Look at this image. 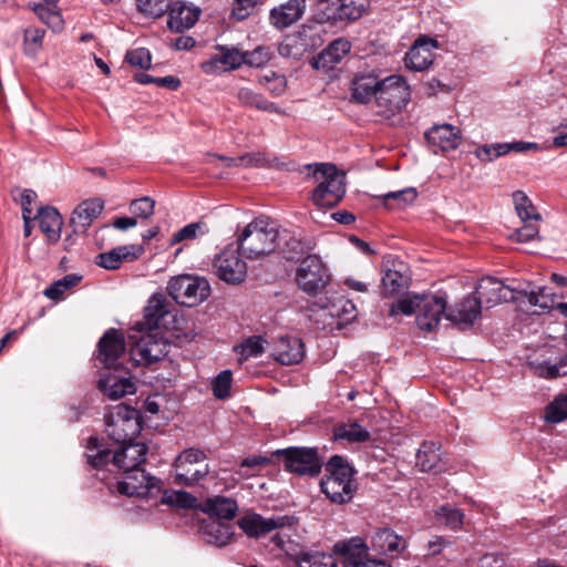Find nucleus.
I'll list each match as a JSON object with an SVG mask.
<instances>
[{
    "label": "nucleus",
    "mask_w": 567,
    "mask_h": 567,
    "mask_svg": "<svg viewBox=\"0 0 567 567\" xmlns=\"http://www.w3.org/2000/svg\"><path fill=\"white\" fill-rule=\"evenodd\" d=\"M275 456L281 458L288 472L298 475H317L321 470V461L315 449L288 447L277 450Z\"/></svg>",
    "instance_id": "10"
},
{
    "label": "nucleus",
    "mask_w": 567,
    "mask_h": 567,
    "mask_svg": "<svg viewBox=\"0 0 567 567\" xmlns=\"http://www.w3.org/2000/svg\"><path fill=\"white\" fill-rule=\"evenodd\" d=\"M87 452L85 454L87 463L93 468H101L109 464L111 457V451L106 449H101L99 445V440L96 437H90L87 441Z\"/></svg>",
    "instance_id": "48"
},
{
    "label": "nucleus",
    "mask_w": 567,
    "mask_h": 567,
    "mask_svg": "<svg viewBox=\"0 0 567 567\" xmlns=\"http://www.w3.org/2000/svg\"><path fill=\"white\" fill-rule=\"evenodd\" d=\"M167 291L177 303L194 307L208 298L210 287L204 278L181 275L168 281Z\"/></svg>",
    "instance_id": "8"
},
{
    "label": "nucleus",
    "mask_w": 567,
    "mask_h": 567,
    "mask_svg": "<svg viewBox=\"0 0 567 567\" xmlns=\"http://www.w3.org/2000/svg\"><path fill=\"white\" fill-rule=\"evenodd\" d=\"M538 150V144L534 142L516 141L512 143H498V156H504L511 152L526 153Z\"/></svg>",
    "instance_id": "60"
},
{
    "label": "nucleus",
    "mask_w": 567,
    "mask_h": 567,
    "mask_svg": "<svg viewBox=\"0 0 567 567\" xmlns=\"http://www.w3.org/2000/svg\"><path fill=\"white\" fill-rule=\"evenodd\" d=\"M493 284V277L483 279L476 287V296H467L461 302L450 308L445 315L446 319L454 323L472 324L481 313L482 302H485L488 307L493 306V289H488V286Z\"/></svg>",
    "instance_id": "6"
},
{
    "label": "nucleus",
    "mask_w": 567,
    "mask_h": 567,
    "mask_svg": "<svg viewBox=\"0 0 567 567\" xmlns=\"http://www.w3.org/2000/svg\"><path fill=\"white\" fill-rule=\"evenodd\" d=\"M265 81L268 83V91L275 95H281L286 91V79L282 75L271 73V78L265 76Z\"/></svg>",
    "instance_id": "64"
},
{
    "label": "nucleus",
    "mask_w": 567,
    "mask_h": 567,
    "mask_svg": "<svg viewBox=\"0 0 567 567\" xmlns=\"http://www.w3.org/2000/svg\"><path fill=\"white\" fill-rule=\"evenodd\" d=\"M327 18L333 20H357L362 17L370 0H327Z\"/></svg>",
    "instance_id": "23"
},
{
    "label": "nucleus",
    "mask_w": 567,
    "mask_h": 567,
    "mask_svg": "<svg viewBox=\"0 0 567 567\" xmlns=\"http://www.w3.org/2000/svg\"><path fill=\"white\" fill-rule=\"evenodd\" d=\"M371 548L378 554L395 558L408 548V542L394 530L382 528L373 535Z\"/></svg>",
    "instance_id": "22"
},
{
    "label": "nucleus",
    "mask_w": 567,
    "mask_h": 567,
    "mask_svg": "<svg viewBox=\"0 0 567 567\" xmlns=\"http://www.w3.org/2000/svg\"><path fill=\"white\" fill-rule=\"evenodd\" d=\"M380 79L374 72L357 75L351 84L352 99L362 104L369 103L372 99L377 102Z\"/></svg>",
    "instance_id": "31"
},
{
    "label": "nucleus",
    "mask_w": 567,
    "mask_h": 567,
    "mask_svg": "<svg viewBox=\"0 0 567 567\" xmlns=\"http://www.w3.org/2000/svg\"><path fill=\"white\" fill-rule=\"evenodd\" d=\"M306 353L303 341L293 336L279 337L272 348V355L281 364L291 365L301 362Z\"/></svg>",
    "instance_id": "20"
},
{
    "label": "nucleus",
    "mask_w": 567,
    "mask_h": 567,
    "mask_svg": "<svg viewBox=\"0 0 567 567\" xmlns=\"http://www.w3.org/2000/svg\"><path fill=\"white\" fill-rule=\"evenodd\" d=\"M425 137L431 145L442 151L455 150L461 142L460 130L451 124L433 126L426 132Z\"/></svg>",
    "instance_id": "34"
},
{
    "label": "nucleus",
    "mask_w": 567,
    "mask_h": 567,
    "mask_svg": "<svg viewBox=\"0 0 567 567\" xmlns=\"http://www.w3.org/2000/svg\"><path fill=\"white\" fill-rule=\"evenodd\" d=\"M128 372L124 371L116 374H107L100 379V390L110 399L117 400L126 394H134L136 391L135 383L130 377Z\"/></svg>",
    "instance_id": "29"
},
{
    "label": "nucleus",
    "mask_w": 567,
    "mask_h": 567,
    "mask_svg": "<svg viewBox=\"0 0 567 567\" xmlns=\"http://www.w3.org/2000/svg\"><path fill=\"white\" fill-rule=\"evenodd\" d=\"M175 482L185 486H193L204 480L209 471L206 454L197 449L183 451L174 462Z\"/></svg>",
    "instance_id": "7"
},
{
    "label": "nucleus",
    "mask_w": 567,
    "mask_h": 567,
    "mask_svg": "<svg viewBox=\"0 0 567 567\" xmlns=\"http://www.w3.org/2000/svg\"><path fill=\"white\" fill-rule=\"evenodd\" d=\"M240 251L225 248L215 256L213 268L215 275L223 281L231 285L240 284L247 276V265L240 258Z\"/></svg>",
    "instance_id": "12"
},
{
    "label": "nucleus",
    "mask_w": 567,
    "mask_h": 567,
    "mask_svg": "<svg viewBox=\"0 0 567 567\" xmlns=\"http://www.w3.org/2000/svg\"><path fill=\"white\" fill-rule=\"evenodd\" d=\"M295 280L303 292L316 295L329 284L330 274L320 257L309 255L299 264Z\"/></svg>",
    "instance_id": "9"
},
{
    "label": "nucleus",
    "mask_w": 567,
    "mask_h": 567,
    "mask_svg": "<svg viewBox=\"0 0 567 567\" xmlns=\"http://www.w3.org/2000/svg\"><path fill=\"white\" fill-rule=\"evenodd\" d=\"M123 474V480L117 483V491L123 495L145 498L161 489L159 481L146 474L142 467Z\"/></svg>",
    "instance_id": "15"
},
{
    "label": "nucleus",
    "mask_w": 567,
    "mask_h": 567,
    "mask_svg": "<svg viewBox=\"0 0 567 567\" xmlns=\"http://www.w3.org/2000/svg\"><path fill=\"white\" fill-rule=\"evenodd\" d=\"M400 268H389L384 271L382 277V292L385 296H392L399 293L406 285V276L402 274L401 268L402 264L399 265Z\"/></svg>",
    "instance_id": "46"
},
{
    "label": "nucleus",
    "mask_w": 567,
    "mask_h": 567,
    "mask_svg": "<svg viewBox=\"0 0 567 567\" xmlns=\"http://www.w3.org/2000/svg\"><path fill=\"white\" fill-rule=\"evenodd\" d=\"M168 350L169 343L154 330L140 337L131 348V355L138 364L148 365L163 359Z\"/></svg>",
    "instance_id": "13"
},
{
    "label": "nucleus",
    "mask_w": 567,
    "mask_h": 567,
    "mask_svg": "<svg viewBox=\"0 0 567 567\" xmlns=\"http://www.w3.org/2000/svg\"><path fill=\"white\" fill-rule=\"evenodd\" d=\"M126 61L134 66L147 70L152 63V56L147 49L137 48L126 53Z\"/></svg>",
    "instance_id": "62"
},
{
    "label": "nucleus",
    "mask_w": 567,
    "mask_h": 567,
    "mask_svg": "<svg viewBox=\"0 0 567 567\" xmlns=\"http://www.w3.org/2000/svg\"><path fill=\"white\" fill-rule=\"evenodd\" d=\"M446 311V299L443 296H422L417 301L416 324L420 329L431 331L440 322Z\"/></svg>",
    "instance_id": "17"
},
{
    "label": "nucleus",
    "mask_w": 567,
    "mask_h": 567,
    "mask_svg": "<svg viewBox=\"0 0 567 567\" xmlns=\"http://www.w3.org/2000/svg\"><path fill=\"white\" fill-rule=\"evenodd\" d=\"M298 519L290 515H279L265 518L257 513H247L238 522L240 529L248 536L258 538L281 527L293 526Z\"/></svg>",
    "instance_id": "14"
},
{
    "label": "nucleus",
    "mask_w": 567,
    "mask_h": 567,
    "mask_svg": "<svg viewBox=\"0 0 567 567\" xmlns=\"http://www.w3.org/2000/svg\"><path fill=\"white\" fill-rule=\"evenodd\" d=\"M538 221L535 220L523 223L524 225L520 228H517L515 231L507 235V239L517 243H528L539 238V228L536 225Z\"/></svg>",
    "instance_id": "56"
},
{
    "label": "nucleus",
    "mask_w": 567,
    "mask_h": 567,
    "mask_svg": "<svg viewBox=\"0 0 567 567\" xmlns=\"http://www.w3.org/2000/svg\"><path fill=\"white\" fill-rule=\"evenodd\" d=\"M82 280V277L75 274L64 276L51 284L45 290L44 296L52 300L60 299L65 291L76 286Z\"/></svg>",
    "instance_id": "49"
},
{
    "label": "nucleus",
    "mask_w": 567,
    "mask_h": 567,
    "mask_svg": "<svg viewBox=\"0 0 567 567\" xmlns=\"http://www.w3.org/2000/svg\"><path fill=\"white\" fill-rule=\"evenodd\" d=\"M144 254L142 245H124L97 255L96 264L105 269H118L123 261H134Z\"/></svg>",
    "instance_id": "26"
},
{
    "label": "nucleus",
    "mask_w": 567,
    "mask_h": 567,
    "mask_svg": "<svg viewBox=\"0 0 567 567\" xmlns=\"http://www.w3.org/2000/svg\"><path fill=\"white\" fill-rule=\"evenodd\" d=\"M351 43L346 39L332 41L324 50L313 58L316 69H333L350 52Z\"/></svg>",
    "instance_id": "30"
},
{
    "label": "nucleus",
    "mask_w": 567,
    "mask_h": 567,
    "mask_svg": "<svg viewBox=\"0 0 567 567\" xmlns=\"http://www.w3.org/2000/svg\"><path fill=\"white\" fill-rule=\"evenodd\" d=\"M369 549L361 537H352L334 545V551L341 555L343 567H391L381 559L370 558Z\"/></svg>",
    "instance_id": "11"
},
{
    "label": "nucleus",
    "mask_w": 567,
    "mask_h": 567,
    "mask_svg": "<svg viewBox=\"0 0 567 567\" xmlns=\"http://www.w3.org/2000/svg\"><path fill=\"white\" fill-rule=\"evenodd\" d=\"M155 202L145 196L138 199L132 200L130 208L131 212L141 218L147 219L154 214Z\"/></svg>",
    "instance_id": "61"
},
{
    "label": "nucleus",
    "mask_w": 567,
    "mask_h": 567,
    "mask_svg": "<svg viewBox=\"0 0 567 567\" xmlns=\"http://www.w3.org/2000/svg\"><path fill=\"white\" fill-rule=\"evenodd\" d=\"M209 158H216L224 163L226 167L233 166H260L265 162V157L261 153H247L239 157H228L223 155H210Z\"/></svg>",
    "instance_id": "50"
},
{
    "label": "nucleus",
    "mask_w": 567,
    "mask_h": 567,
    "mask_svg": "<svg viewBox=\"0 0 567 567\" xmlns=\"http://www.w3.org/2000/svg\"><path fill=\"white\" fill-rule=\"evenodd\" d=\"M421 299L420 296L406 297L398 300L393 303L389 310V316L395 317L399 313L410 316L417 312V301Z\"/></svg>",
    "instance_id": "59"
},
{
    "label": "nucleus",
    "mask_w": 567,
    "mask_h": 567,
    "mask_svg": "<svg viewBox=\"0 0 567 567\" xmlns=\"http://www.w3.org/2000/svg\"><path fill=\"white\" fill-rule=\"evenodd\" d=\"M260 0H234L231 14L237 20L248 18Z\"/></svg>",
    "instance_id": "63"
},
{
    "label": "nucleus",
    "mask_w": 567,
    "mask_h": 567,
    "mask_svg": "<svg viewBox=\"0 0 567 567\" xmlns=\"http://www.w3.org/2000/svg\"><path fill=\"white\" fill-rule=\"evenodd\" d=\"M279 239L276 224L266 217H257L237 235V245L246 258L255 260L274 252Z\"/></svg>",
    "instance_id": "1"
},
{
    "label": "nucleus",
    "mask_w": 567,
    "mask_h": 567,
    "mask_svg": "<svg viewBox=\"0 0 567 567\" xmlns=\"http://www.w3.org/2000/svg\"><path fill=\"white\" fill-rule=\"evenodd\" d=\"M167 12V27L173 32H183L190 29L200 14V10L197 7L187 6L183 1H176L171 4Z\"/></svg>",
    "instance_id": "25"
},
{
    "label": "nucleus",
    "mask_w": 567,
    "mask_h": 567,
    "mask_svg": "<svg viewBox=\"0 0 567 567\" xmlns=\"http://www.w3.org/2000/svg\"><path fill=\"white\" fill-rule=\"evenodd\" d=\"M265 340L260 336H252L246 339L244 342L235 347V351L238 353L240 360H247L249 358H256L264 353Z\"/></svg>",
    "instance_id": "51"
},
{
    "label": "nucleus",
    "mask_w": 567,
    "mask_h": 567,
    "mask_svg": "<svg viewBox=\"0 0 567 567\" xmlns=\"http://www.w3.org/2000/svg\"><path fill=\"white\" fill-rule=\"evenodd\" d=\"M378 197L386 208L395 209L403 208L413 203L417 197V192L414 187H406L404 189L389 192Z\"/></svg>",
    "instance_id": "45"
},
{
    "label": "nucleus",
    "mask_w": 567,
    "mask_h": 567,
    "mask_svg": "<svg viewBox=\"0 0 567 567\" xmlns=\"http://www.w3.org/2000/svg\"><path fill=\"white\" fill-rule=\"evenodd\" d=\"M306 0H288L270 11V23L277 29H286L296 23L303 14Z\"/></svg>",
    "instance_id": "28"
},
{
    "label": "nucleus",
    "mask_w": 567,
    "mask_h": 567,
    "mask_svg": "<svg viewBox=\"0 0 567 567\" xmlns=\"http://www.w3.org/2000/svg\"><path fill=\"white\" fill-rule=\"evenodd\" d=\"M245 64L252 68H262L272 56V52L269 47L259 45L252 51H245Z\"/></svg>",
    "instance_id": "57"
},
{
    "label": "nucleus",
    "mask_w": 567,
    "mask_h": 567,
    "mask_svg": "<svg viewBox=\"0 0 567 567\" xmlns=\"http://www.w3.org/2000/svg\"><path fill=\"white\" fill-rule=\"evenodd\" d=\"M512 198L516 214L523 223L528 220L542 221V215L537 212L536 207L524 192H514L512 194Z\"/></svg>",
    "instance_id": "44"
},
{
    "label": "nucleus",
    "mask_w": 567,
    "mask_h": 567,
    "mask_svg": "<svg viewBox=\"0 0 567 567\" xmlns=\"http://www.w3.org/2000/svg\"><path fill=\"white\" fill-rule=\"evenodd\" d=\"M322 316L336 319V324L341 328L357 318L354 303L342 295H332L321 306Z\"/></svg>",
    "instance_id": "19"
},
{
    "label": "nucleus",
    "mask_w": 567,
    "mask_h": 567,
    "mask_svg": "<svg viewBox=\"0 0 567 567\" xmlns=\"http://www.w3.org/2000/svg\"><path fill=\"white\" fill-rule=\"evenodd\" d=\"M168 303L166 297L162 293H154L144 309V321L138 323L141 330L147 329L148 331L157 330L161 326V320L168 313Z\"/></svg>",
    "instance_id": "35"
},
{
    "label": "nucleus",
    "mask_w": 567,
    "mask_h": 567,
    "mask_svg": "<svg viewBox=\"0 0 567 567\" xmlns=\"http://www.w3.org/2000/svg\"><path fill=\"white\" fill-rule=\"evenodd\" d=\"M125 352V339L121 330L109 329L97 343L96 359L107 369L121 371L118 360Z\"/></svg>",
    "instance_id": "16"
},
{
    "label": "nucleus",
    "mask_w": 567,
    "mask_h": 567,
    "mask_svg": "<svg viewBox=\"0 0 567 567\" xmlns=\"http://www.w3.org/2000/svg\"><path fill=\"white\" fill-rule=\"evenodd\" d=\"M442 458L441 445L433 441H426L417 450L416 465L423 472L441 471Z\"/></svg>",
    "instance_id": "39"
},
{
    "label": "nucleus",
    "mask_w": 567,
    "mask_h": 567,
    "mask_svg": "<svg viewBox=\"0 0 567 567\" xmlns=\"http://www.w3.org/2000/svg\"><path fill=\"white\" fill-rule=\"evenodd\" d=\"M313 177L318 182L311 194L313 204L319 208H332L338 205L346 194L344 174L339 173L333 164H319Z\"/></svg>",
    "instance_id": "3"
},
{
    "label": "nucleus",
    "mask_w": 567,
    "mask_h": 567,
    "mask_svg": "<svg viewBox=\"0 0 567 567\" xmlns=\"http://www.w3.org/2000/svg\"><path fill=\"white\" fill-rule=\"evenodd\" d=\"M237 97L238 101L245 106L255 107L257 110L270 113H284L274 102L268 101L261 94H258L248 87L240 89L237 93Z\"/></svg>",
    "instance_id": "42"
},
{
    "label": "nucleus",
    "mask_w": 567,
    "mask_h": 567,
    "mask_svg": "<svg viewBox=\"0 0 567 567\" xmlns=\"http://www.w3.org/2000/svg\"><path fill=\"white\" fill-rule=\"evenodd\" d=\"M411 97L410 86L402 75H389L380 79L377 100V113L390 118L406 106Z\"/></svg>",
    "instance_id": "4"
},
{
    "label": "nucleus",
    "mask_w": 567,
    "mask_h": 567,
    "mask_svg": "<svg viewBox=\"0 0 567 567\" xmlns=\"http://www.w3.org/2000/svg\"><path fill=\"white\" fill-rule=\"evenodd\" d=\"M527 289L517 280L505 282L498 279V302H514L517 307L527 311L526 306Z\"/></svg>",
    "instance_id": "40"
},
{
    "label": "nucleus",
    "mask_w": 567,
    "mask_h": 567,
    "mask_svg": "<svg viewBox=\"0 0 567 567\" xmlns=\"http://www.w3.org/2000/svg\"><path fill=\"white\" fill-rule=\"evenodd\" d=\"M271 542L278 549L293 557V559L298 563V567H337L334 558L327 554H303L300 558L299 555L290 553V546L292 544L290 542H286L285 536L281 534H276L271 538Z\"/></svg>",
    "instance_id": "27"
},
{
    "label": "nucleus",
    "mask_w": 567,
    "mask_h": 567,
    "mask_svg": "<svg viewBox=\"0 0 567 567\" xmlns=\"http://www.w3.org/2000/svg\"><path fill=\"white\" fill-rule=\"evenodd\" d=\"M437 522L451 529H457L463 525L464 514L450 505H442L436 511Z\"/></svg>",
    "instance_id": "52"
},
{
    "label": "nucleus",
    "mask_w": 567,
    "mask_h": 567,
    "mask_svg": "<svg viewBox=\"0 0 567 567\" xmlns=\"http://www.w3.org/2000/svg\"><path fill=\"white\" fill-rule=\"evenodd\" d=\"M200 534L206 543L223 547L231 542L234 537V529L229 524L209 518L202 523Z\"/></svg>",
    "instance_id": "33"
},
{
    "label": "nucleus",
    "mask_w": 567,
    "mask_h": 567,
    "mask_svg": "<svg viewBox=\"0 0 567 567\" xmlns=\"http://www.w3.org/2000/svg\"><path fill=\"white\" fill-rule=\"evenodd\" d=\"M530 307H538L540 311H532L534 315H538L540 312L549 311L554 308L558 309L560 313L567 318V302H559L556 305L555 295L546 287L538 288L537 291H527L526 306L527 311H529ZM567 327V321H566ZM565 340L567 342V332L565 336Z\"/></svg>",
    "instance_id": "32"
},
{
    "label": "nucleus",
    "mask_w": 567,
    "mask_h": 567,
    "mask_svg": "<svg viewBox=\"0 0 567 567\" xmlns=\"http://www.w3.org/2000/svg\"><path fill=\"white\" fill-rule=\"evenodd\" d=\"M104 420L107 436L117 444L133 441L142 429L137 411L122 403L111 408Z\"/></svg>",
    "instance_id": "5"
},
{
    "label": "nucleus",
    "mask_w": 567,
    "mask_h": 567,
    "mask_svg": "<svg viewBox=\"0 0 567 567\" xmlns=\"http://www.w3.org/2000/svg\"><path fill=\"white\" fill-rule=\"evenodd\" d=\"M203 512L207 513L210 517L230 520L238 512V504L231 497L214 496L207 498L202 506Z\"/></svg>",
    "instance_id": "37"
},
{
    "label": "nucleus",
    "mask_w": 567,
    "mask_h": 567,
    "mask_svg": "<svg viewBox=\"0 0 567 567\" xmlns=\"http://www.w3.org/2000/svg\"><path fill=\"white\" fill-rule=\"evenodd\" d=\"M113 453L112 462L122 472L140 468L145 462L148 447L144 443L127 442Z\"/></svg>",
    "instance_id": "21"
},
{
    "label": "nucleus",
    "mask_w": 567,
    "mask_h": 567,
    "mask_svg": "<svg viewBox=\"0 0 567 567\" xmlns=\"http://www.w3.org/2000/svg\"><path fill=\"white\" fill-rule=\"evenodd\" d=\"M209 231L208 226L206 223L197 221V223H190L183 228H181L178 231H176L171 243L173 245L184 241V240H192L199 236L206 235Z\"/></svg>",
    "instance_id": "53"
},
{
    "label": "nucleus",
    "mask_w": 567,
    "mask_h": 567,
    "mask_svg": "<svg viewBox=\"0 0 567 567\" xmlns=\"http://www.w3.org/2000/svg\"><path fill=\"white\" fill-rule=\"evenodd\" d=\"M224 65V70H235L245 64L244 52L236 48H220V54L215 55L209 61L202 64L205 73H214L220 70L219 65Z\"/></svg>",
    "instance_id": "36"
},
{
    "label": "nucleus",
    "mask_w": 567,
    "mask_h": 567,
    "mask_svg": "<svg viewBox=\"0 0 567 567\" xmlns=\"http://www.w3.org/2000/svg\"><path fill=\"white\" fill-rule=\"evenodd\" d=\"M40 229L48 239L55 243L61 237L63 219L56 208L51 206L41 207L38 212Z\"/></svg>",
    "instance_id": "38"
},
{
    "label": "nucleus",
    "mask_w": 567,
    "mask_h": 567,
    "mask_svg": "<svg viewBox=\"0 0 567 567\" xmlns=\"http://www.w3.org/2000/svg\"><path fill=\"white\" fill-rule=\"evenodd\" d=\"M544 419L548 423L567 420V394H558L544 410Z\"/></svg>",
    "instance_id": "47"
},
{
    "label": "nucleus",
    "mask_w": 567,
    "mask_h": 567,
    "mask_svg": "<svg viewBox=\"0 0 567 567\" xmlns=\"http://www.w3.org/2000/svg\"><path fill=\"white\" fill-rule=\"evenodd\" d=\"M333 436L336 441H348L350 443H362L370 440V433L359 423L338 424L334 427Z\"/></svg>",
    "instance_id": "43"
},
{
    "label": "nucleus",
    "mask_w": 567,
    "mask_h": 567,
    "mask_svg": "<svg viewBox=\"0 0 567 567\" xmlns=\"http://www.w3.org/2000/svg\"><path fill=\"white\" fill-rule=\"evenodd\" d=\"M437 41L429 37H420L405 54V65L410 70L423 71L434 59L433 50L437 49Z\"/></svg>",
    "instance_id": "18"
},
{
    "label": "nucleus",
    "mask_w": 567,
    "mask_h": 567,
    "mask_svg": "<svg viewBox=\"0 0 567 567\" xmlns=\"http://www.w3.org/2000/svg\"><path fill=\"white\" fill-rule=\"evenodd\" d=\"M138 10L147 17L159 18L169 8L171 0H136Z\"/></svg>",
    "instance_id": "55"
},
{
    "label": "nucleus",
    "mask_w": 567,
    "mask_h": 567,
    "mask_svg": "<svg viewBox=\"0 0 567 567\" xmlns=\"http://www.w3.org/2000/svg\"><path fill=\"white\" fill-rule=\"evenodd\" d=\"M104 209L101 199H87L79 204L72 213L70 223L75 234H84Z\"/></svg>",
    "instance_id": "24"
},
{
    "label": "nucleus",
    "mask_w": 567,
    "mask_h": 567,
    "mask_svg": "<svg viewBox=\"0 0 567 567\" xmlns=\"http://www.w3.org/2000/svg\"><path fill=\"white\" fill-rule=\"evenodd\" d=\"M134 79L136 82L144 84V85L156 84L161 87H168L171 90H177L181 86L179 79H177L173 75H167V76H163V78H154L146 73H137L134 75Z\"/></svg>",
    "instance_id": "58"
},
{
    "label": "nucleus",
    "mask_w": 567,
    "mask_h": 567,
    "mask_svg": "<svg viewBox=\"0 0 567 567\" xmlns=\"http://www.w3.org/2000/svg\"><path fill=\"white\" fill-rule=\"evenodd\" d=\"M530 368L540 378L555 379L567 374V358L560 357L555 361H532Z\"/></svg>",
    "instance_id": "41"
},
{
    "label": "nucleus",
    "mask_w": 567,
    "mask_h": 567,
    "mask_svg": "<svg viewBox=\"0 0 567 567\" xmlns=\"http://www.w3.org/2000/svg\"><path fill=\"white\" fill-rule=\"evenodd\" d=\"M320 487L331 503L342 505L351 502L358 491L353 467L341 456H332L326 465Z\"/></svg>",
    "instance_id": "2"
},
{
    "label": "nucleus",
    "mask_w": 567,
    "mask_h": 567,
    "mask_svg": "<svg viewBox=\"0 0 567 567\" xmlns=\"http://www.w3.org/2000/svg\"><path fill=\"white\" fill-rule=\"evenodd\" d=\"M233 375L230 370H224L212 381V391L215 398L225 400L230 396Z\"/></svg>",
    "instance_id": "54"
}]
</instances>
